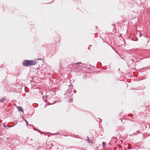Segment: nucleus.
Listing matches in <instances>:
<instances>
[{
	"label": "nucleus",
	"mask_w": 150,
	"mask_h": 150,
	"mask_svg": "<svg viewBox=\"0 0 150 150\" xmlns=\"http://www.w3.org/2000/svg\"><path fill=\"white\" fill-rule=\"evenodd\" d=\"M36 63V61L35 60H25L23 62V64L24 66H28L34 65Z\"/></svg>",
	"instance_id": "obj_1"
},
{
	"label": "nucleus",
	"mask_w": 150,
	"mask_h": 150,
	"mask_svg": "<svg viewBox=\"0 0 150 150\" xmlns=\"http://www.w3.org/2000/svg\"><path fill=\"white\" fill-rule=\"evenodd\" d=\"M17 108L19 111L23 112V109L21 107L18 106L17 107Z\"/></svg>",
	"instance_id": "obj_2"
},
{
	"label": "nucleus",
	"mask_w": 150,
	"mask_h": 150,
	"mask_svg": "<svg viewBox=\"0 0 150 150\" xmlns=\"http://www.w3.org/2000/svg\"><path fill=\"white\" fill-rule=\"evenodd\" d=\"M87 140H88V142L91 143L92 144H94V143H93V141H91L89 139V137H87Z\"/></svg>",
	"instance_id": "obj_3"
},
{
	"label": "nucleus",
	"mask_w": 150,
	"mask_h": 150,
	"mask_svg": "<svg viewBox=\"0 0 150 150\" xmlns=\"http://www.w3.org/2000/svg\"><path fill=\"white\" fill-rule=\"evenodd\" d=\"M102 144L104 146H105V145L106 144L105 142H103L102 143Z\"/></svg>",
	"instance_id": "obj_4"
},
{
	"label": "nucleus",
	"mask_w": 150,
	"mask_h": 150,
	"mask_svg": "<svg viewBox=\"0 0 150 150\" xmlns=\"http://www.w3.org/2000/svg\"><path fill=\"white\" fill-rule=\"evenodd\" d=\"M4 99H1L0 100V102H3V100Z\"/></svg>",
	"instance_id": "obj_5"
},
{
	"label": "nucleus",
	"mask_w": 150,
	"mask_h": 150,
	"mask_svg": "<svg viewBox=\"0 0 150 150\" xmlns=\"http://www.w3.org/2000/svg\"><path fill=\"white\" fill-rule=\"evenodd\" d=\"M25 122H26V124H27V123L28 122H27L26 120H25Z\"/></svg>",
	"instance_id": "obj_6"
},
{
	"label": "nucleus",
	"mask_w": 150,
	"mask_h": 150,
	"mask_svg": "<svg viewBox=\"0 0 150 150\" xmlns=\"http://www.w3.org/2000/svg\"><path fill=\"white\" fill-rule=\"evenodd\" d=\"M81 64V62H79V64Z\"/></svg>",
	"instance_id": "obj_7"
}]
</instances>
